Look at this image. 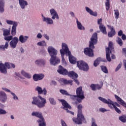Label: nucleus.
Listing matches in <instances>:
<instances>
[{
    "instance_id": "nucleus-1",
    "label": "nucleus",
    "mask_w": 126,
    "mask_h": 126,
    "mask_svg": "<svg viewBox=\"0 0 126 126\" xmlns=\"http://www.w3.org/2000/svg\"><path fill=\"white\" fill-rule=\"evenodd\" d=\"M97 43H98V34H97V32H94L91 38V41L89 42V47L84 49V53L85 55L88 57H94V51L93 49H95L94 45H96Z\"/></svg>"
},
{
    "instance_id": "nucleus-2",
    "label": "nucleus",
    "mask_w": 126,
    "mask_h": 126,
    "mask_svg": "<svg viewBox=\"0 0 126 126\" xmlns=\"http://www.w3.org/2000/svg\"><path fill=\"white\" fill-rule=\"evenodd\" d=\"M48 51L49 53L51 58L50 59V63L52 65H56L61 63V60L60 58L57 57L58 55V51L53 47L50 46L48 48Z\"/></svg>"
},
{
    "instance_id": "nucleus-3",
    "label": "nucleus",
    "mask_w": 126,
    "mask_h": 126,
    "mask_svg": "<svg viewBox=\"0 0 126 126\" xmlns=\"http://www.w3.org/2000/svg\"><path fill=\"white\" fill-rule=\"evenodd\" d=\"M76 95H72L70 96L73 101H75L74 104L77 105L78 103H81L82 100L85 98L84 96V92L82 90V87L77 88L76 91Z\"/></svg>"
},
{
    "instance_id": "nucleus-4",
    "label": "nucleus",
    "mask_w": 126,
    "mask_h": 126,
    "mask_svg": "<svg viewBox=\"0 0 126 126\" xmlns=\"http://www.w3.org/2000/svg\"><path fill=\"white\" fill-rule=\"evenodd\" d=\"M82 105L79 104L77 106L78 113L77 118L72 119L73 122L76 125H82V123H86V120L82 114Z\"/></svg>"
},
{
    "instance_id": "nucleus-5",
    "label": "nucleus",
    "mask_w": 126,
    "mask_h": 126,
    "mask_svg": "<svg viewBox=\"0 0 126 126\" xmlns=\"http://www.w3.org/2000/svg\"><path fill=\"white\" fill-rule=\"evenodd\" d=\"M33 100L32 102V105H35L39 109H42L45 107L47 104L46 98L42 97L41 95H38L37 96L32 97Z\"/></svg>"
},
{
    "instance_id": "nucleus-6",
    "label": "nucleus",
    "mask_w": 126,
    "mask_h": 126,
    "mask_svg": "<svg viewBox=\"0 0 126 126\" xmlns=\"http://www.w3.org/2000/svg\"><path fill=\"white\" fill-rule=\"evenodd\" d=\"M57 71L60 74H63V75H67L68 74L69 77H71L72 79H76L78 77V75L74 71H71L68 72V71L64 69L62 65L59 66Z\"/></svg>"
},
{
    "instance_id": "nucleus-7",
    "label": "nucleus",
    "mask_w": 126,
    "mask_h": 126,
    "mask_svg": "<svg viewBox=\"0 0 126 126\" xmlns=\"http://www.w3.org/2000/svg\"><path fill=\"white\" fill-rule=\"evenodd\" d=\"M68 51V47L65 43H62V49L60 50V53L62 57V62L63 64H66V62L64 59V54L67 56V51Z\"/></svg>"
},
{
    "instance_id": "nucleus-8",
    "label": "nucleus",
    "mask_w": 126,
    "mask_h": 126,
    "mask_svg": "<svg viewBox=\"0 0 126 126\" xmlns=\"http://www.w3.org/2000/svg\"><path fill=\"white\" fill-rule=\"evenodd\" d=\"M77 65L79 69L83 70L84 71H87L89 70V66L83 61H78Z\"/></svg>"
},
{
    "instance_id": "nucleus-9",
    "label": "nucleus",
    "mask_w": 126,
    "mask_h": 126,
    "mask_svg": "<svg viewBox=\"0 0 126 126\" xmlns=\"http://www.w3.org/2000/svg\"><path fill=\"white\" fill-rule=\"evenodd\" d=\"M6 23L9 25H13L11 30V34L12 36H15L16 35V28L17 27V22H13L11 20H7L6 21Z\"/></svg>"
},
{
    "instance_id": "nucleus-10",
    "label": "nucleus",
    "mask_w": 126,
    "mask_h": 126,
    "mask_svg": "<svg viewBox=\"0 0 126 126\" xmlns=\"http://www.w3.org/2000/svg\"><path fill=\"white\" fill-rule=\"evenodd\" d=\"M98 99L99 100H100V101H101V102H102L103 103H104V104H107L109 108H110L112 110L114 109V106H113L112 104H114V102L111 99H108L107 100L106 98H104L101 96L99 97Z\"/></svg>"
},
{
    "instance_id": "nucleus-11",
    "label": "nucleus",
    "mask_w": 126,
    "mask_h": 126,
    "mask_svg": "<svg viewBox=\"0 0 126 126\" xmlns=\"http://www.w3.org/2000/svg\"><path fill=\"white\" fill-rule=\"evenodd\" d=\"M32 116H33V117H37V118H38L40 119L39 120H37V123L39 124L38 121L40 123H46L45 122V119H44V117H43V115L42 114V113L39 112H33L32 113Z\"/></svg>"
},
{
    "instance_id": "nucleus-12",
    "label": "nucleus",
    "mask_w": 126,
    "mask_h": 126,
    "mask_svg": "<svg viewBox=\"0 0 126 126\" xmlns=\"http://www.w3.org/2000/svg\"><path fill=\"white\" fill-rule=\"evenodd\" d=\"M60 102H61L62 105L63 107H61L62 109H63V110H65V111H68V109L69 110H71V106L70 105L65 101L64 99H59Z\"/></svg>"
},
{
    "instance_id": "nucleus-13",
    "label": "nucleus",
    "mask_w": 126,
    "mask_h": 126,
    "mask_svg": "<svg viewBox=\"0 0 126 126\" xmlns=\"http://www.w3.org/2000/svg\"><path fill=\"white\" fill-rule=\"evenodd\" d=\"M18 38L17 37H14L13 40H12L9 43L10 47L12 49H15V48H16L17 44H18Z\"/></svg>"
},
{
    "instance_id": "nucleus-14",
    "label": "nucleus",
    "mask_w": 126,
    "mask_h": 126,
    "mask_svg": "<svg viewBox=\"0 0 126 126\" xmlns=\"http://www.w3.org/2000/svg\"><path fill=\"white\" fill-rule=\"evenodd\" d=\"M69 57V61L70 63H72L73 64H75L76 63V58L74 57V56L71 55V52L69 51V50L68 49L67 51V55Z\"/></svg>"
},
{
    "instance_id": "nucleus-15",
    "label": "nucleus",
    "mask_w": 126,
    "mask_h": 126,
    "mask_svg": "<svg viewBox=\"0 0 126 126\" xmlns=\"http://www.w3.org/2000/svg\"><path fill=\"white\" fill-rule=\"evenodd\" d=\"M45 77L44 74H34L33 75V79L34 81H39V80H42L43 78Z\"/></svg>"
},
{
    "instance_id": "nucleus-16",
    "label": "nucleus",
    "mask_w": 126,
    "mask_h": 126,
    "mask_svg": "<svg viewBox=\"0 0 126 126\" xmlns=\"http://www.w3.org/2000/svg\"><path fill=\"white\" fill-rule=\"evenodd\" d=\"M50 12L51 15H52V19H59V15L58 14V12L56 11L55 9H51L50 10Z\"/></svg>"
},
{
    "instance_id": "nucleus-17",
    "label": "nucleus",
    "mask_w": 126,
    "mask_h": 126,
    "mask_svg": "<svg viewBox=\"0 0 126 126\" xmlns=\"http://www.w3.org/2000/svg\"><path fill=\"white\" fill-rule=\"evenodd\" d=\"M35 90L38 92L39 95H41V94H43V95L47 94V90L45 88L42 90L41 87L38 86L36 88Z\"/></svg>"
},
{
    "instance_id": "nucleus-18",
    "label": "nucleus",
    "mask_w": 126,
    "mask_h": 126,
    "mask_svg": "<svg viewBox=\"0 0 126 126\" xmlns=\"http://www.w3.org/2000/svg\"><path fill=\"white\" fill-rule=\"evenodd\" d=\"M110 32H108V36L109 38H112L116 35V31H115V28L114 27L110 26Z\"/></svg>"
},
{
    "instance_id": "nucleus-19",
    "label": "nucleus",
    "mask_w": 126,
    "mask_h": 126,
    "mask_svg": "<svg viewBox=\"0 0 126 126\" xmlns=\"http://www.w3.org/2000/svg\"><path fill=\"white\" fill-rule=\"evenodd\" d=\"M100 62H104V63H106L107 60H106V59H103L101 57L97 58L94 62V66L96 67L98 65V64H100Z\"/></svg>"
},
{
    "instance_id": "nucleus-20",
    "label": "nucleus",
    "mask_w": 126,
    "mask_h": 126,
    "mask_svg": "<svg viewBox=\"0 0 126 126\" xmlns=\"http://www.w3.org/2000/svg\"><path fill=\"white\" fill-rule=\"evenodd\" d=\"M6 99H7L6 94L3 92H0V101L4 103L6 101Z\"/></svg>"
},
{
    "instance_id": "nucleus-21",
    "label": "nucleus",
    "mask_w": 126,
    "mask_h": 126,
    "mask_svg": "<svg viewBox=\"0 0 126 126\" xmlns=\"http://www.w3.org/2000/svg\"><path fill=\"white\" fill-rule=\"evenodd\" d=\"M42 16L43 17V20L44 21V22H46L47 24H53V23H54V22L53 21V20H52V19L50 18H46L45 17H44V15H42Z\"/></svg>"
},
{
    "instance_id": "nucleus-22",
    "label": "nucleus",
    "mask_w": 126,
    "mask_h": 126,
    "mask_svg": "<svg viewBox=\"0 0 126 126\" xmlns=\"http://www.w3.org/2000/svg\"><path fill=\"white\" fill-rule=\"evenodd\" d=\"M29 37L28 36H24L23 35H21L19 38V41H20L22 44L25 43V42L27 41V39H28Z\"/></svg>"
},
{
    "instance_id": "nucleus-23",
    "label": "nucleus",
    "mask_w": 126,
    "mask_h": 126,
    "mask_svg": "<svg viewBox=\"0 0 126 126\" xmlns=\"http://www.w3.org/2000/svg\"><path fill=\"white\" fill-rule=\"evenodd\" d=\"M0 71L1 73H7L6 67H5V66L2 63H0Z\"/></svg>"
},
{
    "instance_id": "nucleus-24",
    "label": "nucleus",
    "mask_w": 126,
    "mask_h": 126,
    "mask_svg": "<svg viewBox=\"0 0 126 126\" xmlns=\"http://www.w3.org/2000/svg\"><path fill=\"white\" fill-rule=\"evenodd\" d=\"M86 10L87 12H88L91 15H93V16H97V14L96 12H94L92 10H91L89 7H86Z\"/></svg>"
},
{
    "instance_id": "nucleus-25",
    "label": "nucleus",
    "mask_w": 126,
    "mask_h": 126,
    "mask_svg": "<svg viewBox=\"0 0 126 126\" xmlns=\"http://www.w3.org/2000/svg\"><path fill=\"white\" fill-rule=\"evenodd\" d=\"M99 29L100 31V32L103 33L104 35H107V30L106 29V27L105 26V25H99Z\"/></svg>"
},
{
    "instance_id": "nucleus-26",
    "label": "nucleus",
    "mask_w": 126,
    "mask_h": 126,
    "mask_svg": "<svg viewBox=\"0 0 126 126\" xmlns=\"http://www.w3.org/2000/svg\"><path fill=\"white\" fill-rule=\"evenodd\" d=\"M19 2L21 8L23 9L25 8V6H26V5H28L27 1L24 0H19Z\"/></svg>"
},
{
    "instance_id": "nucleus-27",
    "label": "nucleus",
    "mask_w": 126,
    "mask_h": 126,
    "mask_svg": "<svg viewBox=\"0 0 126 126\" xmlns=\"http://www.w3.org/2000/svg\"><path fill=\"white\" fill-rule=\"evenodd\" d=\"M4 65L8 68V69H9V68H15V64L12 63L6 62L4 63Z\"/></svg>"
},
{
    "instance_id": "nucleus-28",
    "label": "nucleus",
    "mask_w": 126,
    "mask_h": 126,
    "mask_svg": "<svg viewBox=\"0 0 126 126\" xmlns=\"http://www.w3.org/2000/svg\"><path fill=\"white\" fill-rule=\"evenodd\" d=\"M61 82H63L65 85H68L70 84V85H72V80H67L66 79L62 78L61 79Z\"/></svg>"
},
{
    "instance_id": "nucleus-29",
    "label": "nucleus",
    "mask_w": 126,
    "mask_h": 126,
    "mask_svg": "<svg viewBox=\"0 0 126 126\" xmlns=\"http://www.w3.org/2000/svg\"><path fill=\"white\" fill-rule=\"evenodd\" d=\"M112 53V51H109V48H106V60L108 62H111V56L110 54Z\"/></svg>"
},
{
    "instance_id": "nucleus-30",
    "label": "nucleus",
    "mask_w": 126,
    "mask_h": 126,
    "mask_svg": "<svg viewBox=\"0 0 126 126\" xmlns=\"http://www.w3.org/2000/svg\"><path fill=\"white\" fill-rule=\"evenodd\" d=\"M76 23H77V25L78 27V29L79 30H85V28L82 26V24H81V23L80 22L78 21V19L76 18Z\"/></svg>"
},
{
    "instance_id": "nucleus-31",
    "label": "nucleus",
    "mask_w": 126,
    "mask_h": 126,
    "mask_svg": "<svg viewBox=\"0 0 126 126\" xmlns=\"http://www.w3.org/2000/svg\"><path fill=\"white\" fill-rule=\"evenodd\" d=\"M36 64L40 65V64H42V65H45L46 64V61L44 59L36 60L35 62Z\"/></svg>"
},
{
    "instance_id": "nucleus-32",
    "label": "nucleus",
    "mask_w": 126,
    "mask_h": 126,
    "mask_svg": "<svg viewBox=\"0 0 126 126\" xmlns=\"http://www.w3.org/2000/svg\"><path fill=\"white\" fill-rule=\"evenodd\" d=\"M8 42H6L4 45H0V51H5V49H8Z\"/></svg>"
},
{
    "instance_id": "nucleus-33",
    "label": "nucleus",
    "mask_w": 126,
    "mask_h": 126,
    "mask_svg": "<svg viewBox=\"0 0 126 126\" xmlns=\"http://www.w3.org/2000/svg\"><path fill=\"white\" fill-rule=\"evenodd\" d=\"M4 1L0 0V12H3L4 11Z\"/></svg>"
},
{
    "instance_id": "nucleus-34",
    "label": "nucleus",
    "mask_w": 126,
    "mask_h": 126,
    "mask_svg": "<svg viewBox=\"0 0 126 126\" xmlns=\"http://www.w3.org/2000/svg\"><path fill=\"white\" fill-rule=\"evenodd\" d=\"M60 92L63 95H65V96H70V97H71V94H68L67 91H65V90H60Z\"/></svg>"
},
{
    "instance_id": "nucleus-35",
    "label": "nucleus",
    "mask_w": 126,
    "mask_h": 126,
    "mask_svg": "<svg viewBox=\"0 0 126 126\" xmlns=\"http://www.w3.org/2000/svg\"><path fill=\"white\" fill-rule=\"evenodd\" d=\"M21 74L26 77L27 78H31V75L28 73H26L24 70L21 71Z\"/></svg>"
},
{
    "instance_id": "nucleus-36",
    "label": "nucleus",
    "mask_w": 126,
    "mask_h": 126,
    "mask_svg": "<svg viewBox=\"0 0 126 126\" xmlns=\"http://www.w3.org/2000/svg\"><path fill=\"white\" fill-rule=\"evenodd\" d=\"M119 120L122 123H126V115H123L120 116Z\"/></svg>"
},
{
    "instance_id": "nucleus-37",
    "label": "nucleus",
    "mask_w": 126,
    "mask_h": 126,
    "mask_svg": "<svg viewBox=\"0 0 126 126\" xmlns=\"http://www.w3.org/2000/svg\"><path fill=\"white\" fill-rule=\"evenodd\" d=\"M114 14L115 15V19H119V17L120 16V11L118 9L114 10Z\"/></svg>"
},
{
    "instance_id": "nucleus-38",
    "label": "nucleus",
    "mask_w": 126,
    "mask_h": 126,
    "mask_svg": "<svg viewBox=\"0 0 126 126\" xmlns=\"http://www.w3.org/2000/svg\"><path fill=\"white\" fill-rule=\"evenodd\" d=\"M110 104H112L113 108L115 109V111H116V112H117L118 114H121V113H122V111H121V110H120L119 108H117V106H116V105H115L114 104H113L111 102L110 103Z\"/></svg>"
},
{
    "instance_id": "nucleus-39",
    "label": "nucleus",
    "mask_w": 126,
    "mask_h": 126,
    "mask_svg": "<svg viewBox=\"0 0 126 126\" xmlns=\"http://www.w3.org/2000/svg\"><path fill=\"white\" fill-rule=\"evenodd\" d=\"M3 36H8L9 35H10V30H4L3 31Z\"/></svg>"
},
{
    "instance_id": "nucleus-40",
    "label": "nucleus",
    "mask_w": 126,
    "mask_h": 126,
    "mask_svg": "<svg viewBox=\"0 0 126 126\" xmlns=\"http://www.w3.org/2000/svg\"><path fill=\"white\" fill-rule=\"evenodd\" d=\"M106 49H109V51L111 52V50L114 49V46L113 45V42L112 41H110L108 44V47L106 48Z\"/></svg>"
},
{
    "instance_id": "nucleus-41",
    "label": "nucleus",
    "mask_w": 126,
    "mask_h": 126,
    "mask_svg": "<svg viewBox=\"0 0 126 126\" xmlns=\"http://www.w3.org/2000/svg\"><path fill=\"white\" fill-rule=\"evenodd\" d=\"M100 67L103 72H104V73H108V69L107 68V67H106V66H101Z\"/></svg>"
},
{
    "instance_id": "nucleus-42",
    "label": "nucleus",
    "mask_w": 126,
    "mask_h": 126,
    "mask_svg": "<svg viewBox=\"0 0 126 126\" xmlns=\"http://www.w3.org/2000/svg\"><path fill=\"white\" fill-rule=\"evenodd\" d=\"M38 46H41L42 47H45L47 46V44L45 41H40L37 43Z\"/></svg>"
},
{
    "instance_id": "nucleus-43",
    "label": "nucleus",
    "mask_w": 126,
    "mask_h": 126,
    "mask_svg": "<svg viewBox=\"0 0 126 126\" xmlns=\"http://www.w3.org/2000/svg\"><path fill=\"white\" fill-rule=\"evenodd\" d=\"M13 36L12 35H10L9 36H5L4 37V40H5V41H8L7 42H9V41H11V40L12 39Z\"/></svg>"
},
{
    "instance_id": "nucleus-44",
    "label": "nucleus",
    "mask_w": 126,
    "mask_h": 126,
    "mask_svg": "<svg viewBox=\"0 0 126 126\" xmlns=\"http://www.w3.org/2000/svg\"><path fill=\"white\" fill-rule=\"evenodd\" d=\"M117 42L118 43V44L120 46V47L123 46V40L121 38L118 37Z\"/></svg>"
},
{
    "instance_id": "nucleus-45",
    "label": "nucleus",
    "mask_w": 126,
    "mask_h": 126,
    "mask_svg": "<svg viewBox=\"0 0 126 126\" xmlns=\"http://www.w3.org/2000/svg\"><path fill=\"white\" fill-rule=\"evenodd\" d=\"M49 101L50 104H51L52 105H56L57 104V102L55 101V99H54V98H49Z\"/></svg>"
},
{
    "instance_id": "nucleus-46",
    "label": "nucleus",
    "mask_w": 126,
    "mask_h": 126,
    "mask_svg": "<svg viewBox=\"0 0 126 126\" xmlns=\"http://www.w3.org/2000/svg\"><path fill=\"white\" fill-rule=\"evenodd\" d=\"M105 6L106 10H109V8H110V0H107L106 2H105Z\"/></svg>"
},
{
    "instance_id": "nucleus-47",
    "label": "nucleus",
    "mask_w": 126,
    "mask_h": 126,
    "mask_svg": "<svg viewBox=\"0 0 126 126\" xmlns=\"http://www.w3.org/2000/svg\"><path fill=\"white\" fill-rule=\"evenodd\" d=\"M95 87L96 89H98V90H100L103 87V82L101 83V85L96 84L95 85Z\"/></svg>"
},
{
    "instance_id": "nucleus-48",
    "label": "nucleus",
    "mask_w": 126,
    "mask_h": 126,
    "mask_svg": "<svg viewBox=\"0 0 126 126\" xmlns=\"http://www.w3.org/2000/svg\"><path fill=\"white\" fill-rule=\"evenodd\" d=\"M90 87L93 91H95V90H96V85L92 84L91 85Z\"/></svg>"
},
{
    "instance_id": "nucleus-49",
    "label": "nucleus",
    "mask_w": 126,
    "mask_h": 126,
    "mask_svg": "<svg viewBox=\"0 0 126 126\" xmlns=\"http://www.w3.org/2000/svg\"><path fill=\"white\" fill-rule=\"evenodd\" d=\"M92 126H97V124H96V121H95V119L93 118L92 120Z\"/></svg>"
},
{
    "instance_id": "nucleus-50",
    "label": "nucleus",
    "mask_w": 126,
    "mask_h": 126,
    "mask_svg": "<svg viewBox=\"0 0 126 126\" xmlns=\"http://www.w3.org/2000/svg\"><path fill=\"white\" fill-rule=\"evenodd\" d=\"M38 122H39V124H38L39 126H47V125L46 124V123L40 122V120H38Z\"/></svg>"
},
{
    "instance_id": "nucleus-51",
    "label": "nucleus",
    "mask_w": 126,
    "mask_h": 126,
    "mask_svg": "<svg viewBox=\"0 0 126 126\" xmlns=\"http://www.w3.org/2000/svg\"><path fill=\"white\" fill-rule=\"evenodd\" d=\"M6 111L2 109H0V115H5Z\"/></svg>"
},
{
    "instance_id": "nucleus-52",
    "label": "nucleus",
    "mask_w": 126,
    "mask_h": 126,
    "mask_svg": "<svg viewBox=\"0 0 126 126\" xmlns=\"http://www.w3.org/2000/svg\"><path fill=\"white\" fill-rule=\"evenodd\" d=\"M122 63H119L118 64V65L117 66V67H116V68L115 69V71H118V70H119V69H120V68H121V67H122Z\"/></svg>"
},
{
    "instance_id": "nucleus-53",
    "label": "nucleus",
    "mask_w": 126,
    "mask_h": 126,
    "mask_svg": "<svg viewBox=\"0 0 126 126\" xmlns=\"http://www.w3.org/2000/svg\"><path fill=\"white\" fill-rule=\"evenodd\" d=\"M102 18L98 19L97 20V24L98 25H103V24L102 23Z\"/></svg>"
},
{
    "instance_id": "nucleus-54",
    "label": "nucleus",
    "mask_w": 126,
    "mask_h": 126,
    "mask_svg": "<svg viewBox=\"0 0 126 126\" xmlns=\"http://www.w3.org/2000/svg\"><path fill=\"white\" fill-rule=\"evenodd\" d=\"M99 112H101L102 113H105V112H108V110L105 108H100Z\"/></svg>"
},
{
    "instance_id": "nucleus-55",
    "label": "nucleus",
    "mask_w": 126,
    "mask_h": 126,
    "mask_svg": "<svg viewBox=\"0 0 126 126\" xmlns=\"http://www.w3.org/2000/svg\"><path fill=\"white\" fill-rule=\"evenodd\" d=\"M11 94L13 96V99L14 100H18V97L16 96L13 93H11Z\"/></svg>"
},
{
    "instance_id": "nucleus-56",
    "label": "nucleus",
    "mask_w": 126,
    "mask_h": 126,
    "mask_svg": "<svg viewBox=\"0 0 126 126\" xmlns=\"http://www.w3.org/2000/svg\"><path fill=\"white\" fill-rule=\"evenodd\" d=\"M61 124L62 126H67L66 124L63 120H61Z\"/></svg>"
},
{
    "instance_id": "nucleus-57",
    "label": "nucleus",
    "mask_w": 126,
    "mask_h": 126,
    "mask_svg": "<svg viewBox=\"0 0 126 126\" xmlns=\"http://www.w3.org/2000/svg\"><path fill=\"white\" fill-rule=\"evenodd\" d=\"M123 31L120 30L119 32H118V36H122L124 34H123Z\"/></svg>"
},
{
    "instance_id": "nucleus-58",
    "label": "nucleus",
    "mask_w": 126,
    "mask_h": 126,
    "mask_svg": "<svg viewBox=\"0 0 126 126\" xmlns=\"http://www.w3.org/2000/svg\"><path fill=\"white\" fill-rule=\"evenodd\" d=\"M43 36L44 37V38H45V39H46V40H50V38L49 37V36L47 35V34H44L43 35Z\"/></svg>"
},
{
    "instance_id": "nucleus-59",
    "label": "nucleus",
    "mask_w": 126,
    "mask_h": 126,
    "mask_svg": "<svg viewBox=\"0 0 126 126\" xmlns=\"http://www.w3.org/2000/svg\"><path fill=\"white\" fill-rule=\"evenodd\" d=\"M122 40H126V35L125 34H123V35H122Z\"/></svg>"
},
{
    "instance_id": "nucleus-60",
    "label": "nucleus",
    "mask_w": 126,
    "mask_h": 126,
    "mask_svg": "<svg viewBox=\"0 0 126 126\" xmlns=\"http://www.w3.org/2000/svg\"><path fill=\"white\" fill-rule=\"evenodd\" d=\"M123 51V53L125 56V57H126V48H123L122 49Z\"/></svg>"
},
{
    "instance_id": "nucleus-61",
    "label": "nucleus",
    "mask_w": 126,
    "mask_h": 126,
    "mask_svg": "<svg viewBox=\"0 0 126 126\" xmlns=\"http://www.w3.org/2000/svg\"><path fill=\"white\" fill-rule=\"evenodd\" d=\"M37 38H38V39H41V38H42V34H41V33H39L37 34Z\"/></svg>"
},
{
    "instance_id": "nucleus-62",
    "label": "nucleus",
    "mask_w": 126,
    "mask_h": 126,
    "mask_svg": "<svg viewBox=\"0 0 126 126\" xmlns=\"http://www.w3.org/2000/svg\"><path fill=\"white\" fill-rule=\"evenodd\" d=\"M51 85H57V82L52 81L51 82Z\"/></svg>"
},
{
    "instance_id": "nucleus-63",
    "label": "nucleus",
    "mask_w": 126,
    "mask_h": 126,
    "mask_svg": "<svg viewBox=\"0 0 126 126\" xmlns=\"http://www.w3.org/2000/svg\"><path fill=\"white\" fill-rule=\"evenodd\" d=\"M114 106H117V107H121V105L118 103V102H115L114 103Z\"/></svg>"
},
{
    "instance_id": "nucleus-64",
    "label": "nucleus",
    "mask_w": 126,
    "mask_h": 126,
    "mask_svg": "<svg viewBox=\"0 0 126 126\" xmlns=\"http://www.w3.org/2000/svg\"><path fill=\"white\" fill-rule=\"evenodd\" d=\"M66 112L67 113H69V114H71V115H74V112L70 111L69 110H67Z\"/></svg>"
}]
</instances>
